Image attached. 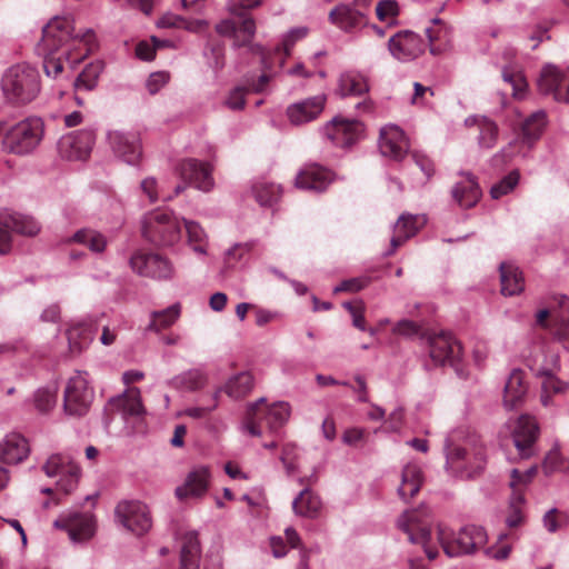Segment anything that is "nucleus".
Instances as JSON below:
<instances>
[{
	"mask_svg": "<svg viewBox=\"0 0 569 569\" xmlns=\"http://www.w3.org/2000/svg\"><path fill=\"white\" fill-rule=\"evenodd\" d=\"M251 64L259 68L251 73V94L269 96L274 89V79L278 73L272 53L259 44L251 43Z\"/></svg>",
	"mask_w": 569,
	"mask_h": 569,
	"instance_id": "nucleus-10",
	"label": "nucleus"
},
{
	"mask_svg": "<svg viewBox=\"0 0 569 569\" xmlns=\"http://www.w3.org/2000/svg\"><path fill=\"white\" fill-rule=\"evenodd\" d=\"M510 478V488L512 490L510 498L512 503H525V490L530 482L525 481L523 472L518 469L511 470Z\"/></svg>",
	"mask_w": 569,
	"mask_h": 569,
	"instance_id": "nucleus-53",
	"label": "nucleus"
},
{
	"mask_svg": "<svg viewBox=\"0 0 569 569\" xmlns=\"http://www.w3.org/2000/svg\"><path fill=\"white\" fill-rule=\"evenodd\" d=\"M180 315L179 305L170 306L161 311H153L151 313V320L147 327V330L159 332L173 325Z\"/></svg>",
	"mask_w": 569,
	"mask_h": 569,
	"instance_id": "nucleus-46",
	"label": "nucleus"
},
{
	"mask_svg": "<svg viewBox=\"0 0 569 569\" xmlns=\"http://www.w3.org/2000/svg\"><path fill=\"white\" fill-rule=\"evenodd\" d=\"M363 126L358 120L335 117L321 128V133L335 147L349 148L362 136Z\"/></svg>",
	"mask_w": 569,
	"mask_h": 569,
	"instance_id": "nucleus-16",
	"label": "nucleus"
},
{
	"mask_svg": "<svg viewBox=\"0 0 569 569\" xmlns=\"http://www.w3.org/2000/svg\"><path fill=\"white\" fill-rule=\"evenodd\" d=\"M94 398L88 373L77 371L71 376L63 391V410L68 416L82 417L89 411Z\"/></svg>",
	"mask_w": 569,
	"mask_h": 569,
	"instance_id": "nucleus-7",
	"label": "nucleus"
},
{
	"mask_svg": "<svg viewBox=\"0 0 569 569\" xmlns=\"http://www.w3.org/2000/svg\"><path fill=\"white\" fill-rule=\"evenodd\" d=\"M209 478L210 473L207 467L193 468L188 473L184 485L176 489V496L179 499L202 496L208 489Z\"/></svg>",
	"mask_w": 569,
	"mask_h": 569,
	"instance_id": "nucleus-33",
	"label": "nucleus"
},
{
	"mask_svg": "<svg viewBox=\"0 0 569 569\" xmlns=\"http://www.w3.org/2000/svg\"><path fill=\"white\" fill-rule=\"evenodd\" d=\"M116 517L129 531L142 535L151 528L148 507L140 501H122L116 507Z\"/></svg>",
	"mask_w": 569,
	"mask_h": 569,
	"instance_id": "nucleus-18",
	"label": "nucleus"
},
{
	"mask_svg": "<svg viewBox=\"0 0 569 569\" xmlns=\"http://www.w3.org/2000/svg\"><path fill=\"white\" fill-rule=\"evenodd\" d=\"M519 182V172L512 171L503 177L499 182L493 184L490 189V194L493 199H499L511 192Z\"/></svg>",
	"mask_w": 569,
	"mask_h": 569,
	"instance_id": "nucleus-54",
	"label": "nucleus"
},
{
	"mask_svg": "<svg viewBox=\"0 0 569 569\" xmlns=\"http://www.w3.org/2000/svg\"><path fill=\"white\" fill-rule=\"evenodd\" d=\"M556 339L562 343L563 348L569 351V318H563L559 321L556 331Z\"/></svg>",
	"mask_w": 569,
	"mask_h": 569,
	"instance_id": "nucleus-64",
	"label": "nucleus"
},
{
	"mask_svg": "<svg viewBox=\"0 0 569 569\" xmlns=\"http://www.w3.org/2000/svg\"><path fill=\"white\" fill-rule=\"evenodd\" d=\"M391 56L399 61H411L418 58L426 49L423 40L409 30L399 31L388 41Z\"/></svg>",
	"mask_w": 569,
	"mask_h": 569,
	"instance_id": "nucleus-20",
	"label": "nucleus"
},
{
	"mask_svg": "<svg viewBox=\"0 0 569 569\" xmlns=\"http://www.w3.org/2000/svg\"><path fill=\"white\" fill-rule=\"evenodd\" d=\"M58 387L56 383L40 388L34 393V405L38 410L47 412L57 403Z\"/></svg>",
	"mask_w": 569,
	"mask_h": 569,
	"instance_id": "nucleus-51",
	"label": "nucleus"
},
{
	"mask_svg": "<svg viewBox=\"0 0 569 569\" xmlns=\"http://www.w3.org/2000/svg\"><path fill=\"white\" fill-rule=\"evenodd\" d=\"M281 194V187L274 182L261 181L254 183L253 196L261 207L273 208L280 200Z\"/></svg>",
	"mask_w": 569,
	"mask_h": 569,
	"instance_id": "nucleus-42",
	"label": "nucleus"
},
{
	"mask_svg": "<svg viewBox=\"0 0 569 569\" xmlns=\"http://www.w3.org/2000/svg\"><path fill=\"white\" fill-rule=\"evenodd\" d=\"M188 243L192 250L201 256L207 254V234L202 227L196 221L183 220Z\"/></svg>",
	"mask_w": 569,
	"mask_h": 569,
	"instance_id": "nucleus-45",
	"label": "nucleus"
},
{
	"mask_svg": "<svg viewBox=\"0 0 569 569\" xmlns=\"http://www.w3.org/2000/svg\"><path fill=\"white\" fill-rule=\"evenodd\" d=\"M44 56L43 58V69L48 77L56 78L58 77L62 70L63 64L60 57H54V51H41Z\"/></svg>",
	"mask_w": 569,
	"mask_h": 569,
	"instance_id": "nucleus-59",
	"label": "nucleus"
},
{
	"mask_svg": "<svg viewBox=\"0 0 569 569\" xmlns=\"http://www.w3.org/2000/svg\"><path fill=\"white\" fill-rule=\"evenodd\" d=\"M170 80V74L167 71L152 72L147 81L146 88L151 94H156L163 88Z\"/></svg>",
	"mask_w": 569,
	"mask_h": 569,
	"instance_id": "nucleus-61",
	"label": "nucleus"
},
{
	"mask_svg": "<svg viewBox=\"0 0 569 569\" xmlns=\"http://www.w3.org/2000/svg\"><path fill=\"white\" fill-rule=\"evenodd\" d=\"M537 87L542 96L569 104V66L561 68L551 63L546 64L540 71Z\"/></svg>",
	"mask_w": 569,
	"mask_h": 569,
	"instance_id": "nucleus-12",
	"label": "nucleus"
},
{
	"mask_svg": "<svg viewBox=\"0 0 569 569\" xmlns=\"http://www.w3.org/2000/svg\"><path fill=\"white\" fill-rule=\"evenodd\" d=\"M201 557L200 541L194 531L186 532L181 539V569H199Z\"/></svg>",
	"mask_w": 569,
	"mask_h": 569,
	"instance_id": "nucleus-36",
	"label": "nucleus"
},
{
	"mask_svg": "<svg viewBox=\"0 0 569 569\" xmlns=\"http://www.w3.org/2000/svg\"><path fill=\"white\" fill-rule=\"evenodd\" d=\"M542 378L541 403L547 407L550 405V393H563L568 389V383L556 377V373L540 376Z\"/></svg>",
	"mask_w": 569,
	"mask_h": 569,
	"instance_id": "nucleus-49",
	"label": "nucleus"
},
{
	"mask_svg": "<svg viewBox=\"0 0 569 569\" xmlns=\"http://www.w3.org/2000/svg\"><path fill=\"white\" fill-rule=\"evenodd\" d=\"M179 172L183 180L201 191L208 192L214 186L212 167L209 163L186 159L179 164Z\"/></svg>",
	"mask_w": 569,
	"mask_h": 569,
	"instance_id": "nucleus-25",
	"label": "nucleus"
},
{
	"mask_svg": "<svg viewBox=\"0 0 569 569\" xmlns=\"http://www.w3.org/2000/svg\"><path fill=\"white\" fill-rule=\"evenodd\" d=\"M429 356L435 365H450L456 368L457 372L458 365L462 358V346L461 343L448 332H440L430 335L427 338Z\"/></svg>",
	"mask_w": 569,
	"mask_h": 569,
	"instance_id": "nucleus-13",
	"label": "nucleus"
},
{
	"mask_svg": "<svg viewBox=\"0 0 569 569\" xmlns=\"http://www.w3.org/2000/svg\"><path fill=\"white\" fill-rule=\"evenodd\" d=\"M539 435V426L536 419L529 415L520 416L512 430L515 447L522 458L533 455V443Z\"/></svg>",
	"mask_w": 569,
	"mask_h": 569,
	"instance_id": "nucleus-22",
	"label": "nucleus"
},
{
	"mask_svg": "<svg viewBox=\"0 0 569 569\" xmlns=\"http://www.w3.org/2000/svg\"><path fill=\"white\" fill-rule=\"evenodd\" d=\"M328 18L333 26L349 32L365 23L366 14L353 4L339 3L331 9Z\"/></svg>",
	"mask_w": 569,
	"mask_h": 569,
	"instance_id": "nucleus-31",
	"label": "nucleus"
},
{
	"mask_svg": "<svg viewBox=\"0 0 569 569\" xmlns=\"http://www.w3.org/2000/svg\"><path fill=\"white\" fill-rule=\"evenodd\" d=\"M292 508L296 515L312 518L319 512L321 501L312 491L303 489L292 501Z\"/></svg>",
	"mask_w": 569,
	"mask_h": 569,
	"instance_id": "nucleus-43",
	"label": "nucleus"
},
{
	"mask_svg": "<svg viewBox=\"0 0 569 569\" xmlns=\"http://www.w3.org/2000/svg\"><path fill=\"white\" fill-rule=\"evenodd\" d=\"M94 144L91 130H79L63 136L58 143L60 154L68 160H84Z\"/></svg>",
	"mask_w": 569,
	"mask_h": 569,
	"instance_id": "nucleus-21",
	"label": "nucleus"
},
{
	"mask_svg": "<svg viewBox=\"0 0 569 569\" xmlns=\"http://www.w3.org/2000/svg\"><path fill=\"white\" fill-rule=\"evenodd\" d=\"M542 469L546 476H550L555 472L569 475V458L565 457L558 443L548 451L543 461Z\"/></svg>",
	"mask_w": 569,
	"mask_h": 569,
	"instance_id": "nucleus-44",
	"label": "nucleus"
},
{
	"mask_svg": "<svg viewBox=\"0 0 569 569\" xmlns=\"http://www.w3.org/2000/svg\"><path fill=\"white\" fill-rule=\"evenodd\" d=\"M369 283V278L357 277L341 281L337 287L333 288V293L339 292H357L366 288Z\"/></svg>",
	"mask_w": 569,
	"mask_h": 569,
	"instance_id": "nucleus-60",
	"label": "nucleus"
},
{
	"mask_svg": "<svg viewBox=\"0 0 569 569\" xmlns=\"http://www.w3.org/2000/svg\"><path fill=\"white\" fill-rule=\"evenodd\" d=\"M229 18L216 26V31L223 37L233 39L236 47L246 46L249 41V0H229Z\"/></svg>",
	"mask_w": 569,
	"mask_h": 569,
	"instance_id": "nucleus-9",
	"label": "nucleus"
},
{
	"mask_svg": "<svg viewBox=\"0 0 569 569\" xmlns=\"http://www.w3.org/2000/svg\"><path fill=\"white\" fill-rule=\"evenodd\" d=\"M458 436L452 433L446 440V470L460 479H472L482 473L486 468V450L475 436L456 443Z\"/></svg>",
	"mask_w": 569,
	"mask_h": 569,
	"instance_id": "nucleus-2",
	"label": "nucleus"
},
{
	"mask_svg": "<svg viewBox=\"0 0 569 569\" xmlns=\"http://www.w3.org/2000/svg\"><path fill=\"white\" fill-rule=\"evenodd\" d=\"M525 503H512L510 500V513L506 519V523L509 528H516L523 521L522 506Z\"/></svg>",
	"mask_w": 569,
	"mask_h": 569,
	"instance_id": "nucleus-63",
	"label": "nucleus"
},
{
	"mask_svg": "<svg viewBox=\"0 0 569 569\" xmlns=\"http://www.w3.org/2000/svg\"><path fill=\"white\" fill-rule=\"evenodd\" d=\"M309 33V29L307 27L300 26L291 28L288 32L282 36L280 48L284 54H289L291 48L295 46L297 41H300L307 37Z\"/></svg>",
	"mask_w": 569,
	"mask_h": 569,
	"instance_id": "nucleus-56",
	"label": "nucleus"
},
{
	"mask_svg": "<svg viewBox=\"0 0 569 569\" xmlns=\"http://www.w3.org/2000/svg\"><path fill=\"white\" fill-rule=\"evenodd\" d=\"M426 34L429 40L430 52L432 54L439 53L441 49L438 46H436V41L440 40L442 37L447 34V31L441 21L439 19H433L432 26L426 28Z\"/></svg>",
	"mask_w": 569,
	"mask_h": 569,
	"instance_id": "nucleus-58",
	"label": "nucleus"
},
{
	"mask_svg": "<svg viewBox=\"0 0 569 569\" xmlns=\"http://www.w3.org/2000/svg\"><path fill=\"white\" fill-rule=\"evenodd\" d=\"M14 222L10 226L11 230L28 237H33L40 231L39 223L31 217L11 212Z\"/></svg>",
	"mask_w": 569,
	"mask_h": 569,
	"instance_id": "nucleus-52",
	"label": "nucleus"
},
{
	"mask_svg": "<svg viewBox=\"0 0 569 569\" xmlns=\"http://www.w3.org/2000/svg\"><path fill=\"white\" fill-rule=\"evenodd\" d=\"M68 242L86 246L93 253H102L108 244V240L103 233L90 228L78 230Z\"/></svg>",
	"mask_w": 569,
	"mask_h": 569,
	"instance_id": "nucleus-41",
	"label": "nucleus"
},
{
	"mask_svg": "<svg viewBox=\"0 0 569 569\" xmlns=\"http://www.w3.org/2000/svg\"><path fill=\"white\" fill-rule=\"evenodd\" d=\"M107 140L117 158L130 166L139 163L142 157V146L137 132L111 130L107 134Z\"/></svg>",
	"mask_w": 569,
	"mask_h": 569,
	"instance_id": "nucleus-17",
	"label": "nucleus"
},
{
	"mask_svg": "<svg viewBox=\"0 0 569 569\" xmlns=\"http://www.w3.org/2000/svg\"><path fill=\"white\" fill-rule=\"evenodd\" d=\"M29 451V443L20 433H8L0 441V460L4 463L13 465L21 462L28 457Z\"/></svg>",
	"mask_w": 569,
	"mask_h": 569,
	"instance_id": "nucleus-30",
	"label": "nucleus"
},
{
	"mask_svg": "<svg viewBox=\"0 0 569 569\" xmlns=\"http://www.w3.org/2000/svg\"><path fill=\"white\" fill-rule=\"evenodd\" d=\"M333 179L330 170L312 163L302 168L296 177V186L299 189L322 192Z\"/></svg>",
	"mask_w": 569,
	"mask_h": 569,
	"instance_id": "nucleus-27",
	"label": "nucleus"
},
{
	"mask_svg": "<svg viewBox=\"0 0 569 569\" xmlns=\"http://www.w3.org/2000/svg\"><path fill=\"white\" fill-rule=\"evenodd\" d=\"M467 128H475L478 131L477 141L480 148L491 149L498 140L497 123L486 116H469L465 119Z\"/></svg>",
	"mask_w": 569,
	"mask_h": 569,
	"instance_id": "nucleus-32",
	"label": "nucleus"
},
{
	"mask_svg": "<svg viewBox=\"0 0 569 569\" xmlns=\"http://www.w3.org/2000/svg\"><path fill=\"white\" fill-rule=\"evenodd\" d=\"M182 234L180 219L167 209H156L147 213L142 221V236L158 247L178 243Z\"/></svg>",
	"mask_w": 569,
	"mask_h": 569,
	"instance_id": "nucleus-5",
	"label": "nucleus"
},
{
	"mask_svg": "<svg viewBox=\"0 0 569 569\" xmlns=\"http://www.w3.org/2000/svg\"><path fill=\"white\" fill-rule=\"evenodd\" d=\"M54 527L68 531L73 541L90 539L94 533V521L90 513H68L54 521Z\"/></svg>",
	"mask_w": 569,
	"mask_h": 569,
	"instance_id": "nucleus-26",
	"label": "nucleus"
},
{
	"mask_svg": "<svg viewBox=\"0 0 569 569\" xmlns=\"http://www.w3.org/2000/svg\"><path fill=\"white\" fill-rule=\"evenodd\" d=\"M423 481L422 470L416 463H408L401 471V482L398 487L399 497L408 501L419 490Z\"/></svg>",
	"mask_w": 569,
	"mask_h": 569,
	"instance_id": "nucleus-37",
	"label": "nucleus"
},
{
	"mask_svg": "<svg viewBox=\"0 0 569 569\" xmlns=\"http://www.w3.org/2000/svg\"><path fill=\"white\" fill-rule=\"evenodd\" d=\"M43 136V123L39 118H29L13 126L3 137L6 152L27 154L33 151Z\"/></svg>",
	"mask_w": 569,
	"mask_h": 569,
	"instance_id": "nucleus-6",
	"label": "nucleus"
},
{
	"mask_svg": "<svg viewBox=\"0 0 569 569\" xmlns=\"http://www.w3.org/2000/svg\"><path fill=\"white\" fill-rule=\"evenodd\" d=\"M427 222L423 214H401L393 226V236L390 240V250L387 256L392 254L405 241L413 237Z\"/></svg>",
	"mask_w": 569,
	"mask_h": 569,
	"instance_id": "nucleus-28",
	"label": "nucleus"
},
{
	"mask_svg": "<svg viewBox=\"0 0 569 569\" xmlns=\"http://www.w3.org/2000/svg\"><path fill=\"white\" fill-rule=\"evenodd\" d=\"M451 194L459 207L468 209L480 200L481 190L473 174L462 172L460 181L452 187Z\"/></svg>",
	"mask_w": 569,
	"mask_h": 569,
	"instance_id": "nucleus-29",
	"label": "nucleus"
},
{
	"mask_svg": "<svg viewBox=\"0 0 569 569\" xmlns=\"http://www.w3.org/2000/svg\"><path fill=\"white\" fill-rule=\"evenodd\" d=\"M531 369L538 376L557 373L560 369L559 355L550 350L547 343L541 342L536 353L530 357Z\"/></svg>",
	"mask_w": 569,
	"mask_h": 569,
	"instance_id": "nucleus-35",
	"label": "nucleus"
},
{
	"mask_svg": "<svg viewBox=\"0 0 569 569\" xmlns=\"http://www.w3.org/2000/svg\"><path fill=\"white\" fill-rule=\"evenodd\" d=\"M501 292L505 296L520 293L523 288V277L521 271L513 264H500Z\"/></svg>",
	"mask_w": 569,
	"mask_h": 569,
	"instance_id": "nucleus-40",
	"label": "nucleus"
},
{
	"mask_svg": "<svg viewBox=\"0 0 569 569\" xmlns=\"http://www.w3.org/2000/svg\"><path fill=\"white\" fill-rule=\"evenodd\" d=\"M502 79L505 82L510 84L512 89V96L517 99H522L526 96L528 83L525 76L511 68H503Z\"/></svg>",
	"mask_w": 569,
	"mask_h": 569,
	"instance_id": "nucleus-50",
	"label": "nucleus"
},
{
	"mask_svg": "<svg viewBox=\"0 0 569 569\" xmlns=\"http://www.w3.org/2000/svg\"><path fill=\"white\" fill-rule=\"evenodd\" d=\"M368 90L369 86L366 77L358 71L343 72L339 78L338 93L341 97L361 96Z\"/></svg>",
	"mask_w": 569,
	"mask_h": 569,
	"instance_id": "nucleus-39",
	"label": "nucleus"
},
{
	"mask_svg": "<svg viewBox=\"0 0 569 569\" xmlns=\"http://www.w3.org/2000/svg\"><path fill=\"white\" fill-rule=\"evenodd\" d=\"M130 267L139 276L156 280H169L174 274L171 261L153 252L138 251L133 253L130 259Z\"/></svg>",
	"mask_w": 569,
	"mask_h": 569,
	"instance_id": "nucleus-15",
	"label": "nucleus"
},
{
	"mask_svg": "<svg viewBox=\"0 0 569 569\" xmlns=\"http://www.w3.org/2000/svg\"><path fill=\"white\" fill-rule=\"evenodd\" d=\"M106 410L110 413H119L124 420L139 418L146 413L140 390L136 387L127 389L122 395L111 398Z\"/></svg>",
	"mask_w": 569,
	"mask_h": 569,
	"instance_id": "nucleus-24",
	"label": "nucleus"
},
{
	"mask_svg": "<svg viewBox=\"0 0 569 569\" xmlns=\"http://www.w3.org/2000/svg\"><path fill=\"white\" fill-rule=\"evenodd\" d=\"M140 189L150 203H154L159 200L170 201L173 198V196H161L158 181L153 177L144 178L140 183Z\"/></svg>",
	"mask_w": 569,
	"mask_h": 569,
	"instance_id": "nucleus-55",
	"label": "nucleus"
},
{
	"mask_svg": "<svg viewBox=\"0 0 569 569\" xmlns=\"http://www.w3.org/2000/svg\"><path fill=\"white\" fill-rule=\"evenodd\" d=\"M425 512L418 510L405 511L398 519L397 526L408 535L411 543L421 545L427 557L435 559L438 556V548L432 543L431 531L422 519Z\"/></svg>",
	"mask_w": 569,
	"mask_h": 569,
	"instance_id": "nucleus-11",
	"label": "nucleus"
},
{
	"mask_svg": "<svg viewBox=\"0 0 569 569\" xmlns=\"http://www.w3.org/2000/svg\"><path fill=\"white\" fill-rule=\"evenodd\" d=\"M248 90L246 87L234 88L228 96L226 104L231 110H241L244 108Z\"/></svg>",
	"mask_w": 569,
	"mask_h": 569,
	"instance_id": "nucleus-62",
	"label": "nucleus"
},
{
	"mask_svg": "<svg viewBox=\"0 0 569 569\" xmlns=\"http://www.w3.org/2000/svg\"><path fill=\"white\" fill-rule=\"evenodd\" d=\"M437 539L445 553L456 558L473 555L482 549L488 541V536L482 527L476 525L465 526L456 533L448 527L439 525Z\"/></svg>",
	"mask_w": 569,
	"mask_h": 569,
	"instance_id": "nucleus-4",
	"label": "nucleus"
},
{
	"mask_svg": "<svg viewBox=\"0 0 569 569\" xmlns=\"http://www.w3.org/2000/svg\"><path fill=\"white\" fill-rule=\"evenodd\" d=\"M376 14L380 21L390 23L399 14V6L395 0H381L377 3Z\"/></svg>",
	"mask_w": 569,
	"mask_h": 569,
	"instance_id": "nucleus-57",
	"label": "nucleus"
},
{
	"mask_svg": "<svg viewBox=\"0 0 569 569\" xmlns=\"http://www.w3.org/2000/svg\"><path fill=\"white\" fill-rule=\"evenodd\" d=\"M528 385L525 380V372L520 369H515L510 372L508 380L505 385L503 403L508 409L516 408L522 402L527 393Z\"/></svg>",
	"mask_w": 569,
	"mask_h": 569,
	"instance_id": "nucleus-34",
	"label": "nucleus"
},
{
	"mask_svg": "<svg viewBox=\"0 0 569 569\" xmlns=\"http://www.w3.org/2000/svg\"><path fill=\"white\" fill-rule=\"evenodd\" d=\"M264 398L251 403V437H260L264 427L270 431L281 428L290 418L291 407L286 401H277L262 407Z\"/></svg>",
	"mask_w": 569,
	"mask_h": 569,
	"instance_id": "nucleus-8",
	"label": "nucleus"
},
{
	"mask_svg": "<svg viewBox=\"0 0 569 569\" xmlns=\"http://www.w3.org/2000/svg\"><path fill=\"white\" fill-rule=\"evenodd\" d=\"M94 42V32L92 29L76 30L74 21L71 17H54L42 30V39L39 43L41 51H57L58 49L70 46L73 49L83 47L82 52L73 57L70 49L63 52L70 63L80 62L91 50Z\"/></svg>",
	"mask_w": 569,
	"mask_h": 569,
	"instance_id": "nucleus-1",
	"label": "nucleus"
},
{
	"mask_svg": "<svg viewBox=\"0 0 569 569\" xmlns=\"http://www.w3.org/2000/svg\"><path fill=\"white\" fill-rule=\"evenodd\" d=\"M48 477H58L57 486L66 495L72 492L79 482L81 470L79 466L66 455H52L43 466Z\"/></svg>",
	"mask_w": 569,
	"mask_h": 569,
	"instance_id": "nucleus-14",
	"label": "nucleus"
},
{
	"mask_svg": "<svg viewBox=\"0 0 569 569\" xmlns=\"http://www.w3.org/2000/svg\"><path fill=\"white\" fill-rule=\"evenodd\" d=\"M1 90L7 101L17 104L28 103L40 92L39 73L26 63L11 66L2 74Z\"/></svg>",
	"mask_w": 569,
	"mask_h": 569,
	"instance_id": "nucleus-3",
	"label": "nucleus"
},
{
	"mask_svg": "<svg viewBox=\"0 0 569 569\" xmlns=\"http://www.w3.org/2000/svg\"><path fill=\"white\" fill-rule=\"evenodd\" d=\"M378 146L383 157L395 161H401L409 151V141L405 131L392 123L380 129Z\"/></svg>",
	"mask_w": 569,
	"mask_h": 569,
	"instance_id": "nucleus-19",
	"label": "nucleus"
},
{
	"mask_svg": "<svg viewBox=\"0 0 569 569\" xmlns=\"http://www.w3.org/2000/svg\"><path fill=\"white\" fill-rule=\"evenodd\" d=\"M102 70L103 63L101 61H94L87 64L74 81L76 89H83L88 91L92 90L97 86Z\"/></svg>",
	"mask_w": 569,
	"mask_h": 569,
	"instance_id": "nucleus-47",
	"label": "nucleus"
},
{
	"mask_svg": "<svg viewBox=\"0 0 569 569\" xmlns=\"http://www.w3.org/2000/svg\"><path fill=\"white\" fill-rule=\"evenodd\" d=\"M14 222L11 211L8 209L0 210V254H7L12 248L11 228Z\"/></svg>",
	"mask_w": 569,
	"mask_h": 569,
	"instance_id": "nucleus-48",
	"label": "nucleus"
},
{
	"mask_svg": "<svg viewBox=\"0 0 569 569\" xmlns=\"http://www.w3.org/2000/svg\"><path fill=\"white\" fill-rule=\"evenodd\" d=\"M548 123L545 110H537L527 117L521 124L522 141L531 146L542 136Z\"/></svg>",
	"mask_w": 569,
	"mask_h": 569,
	"instance_id": "nucleus-38",
	"label": "nucleus"
},
{
	"mask_svg": "<svg viewBox=\"0 0 569 569\" xmlns=\"http://www.w3.org/2000/svg\"><path fill=\"white\" fill-rule=\"evenodd\" d=\"M326 104V96L317 94L293 102L287 107L286 116L293 126H301L316 120Z\"/></svg>",
	"mask_w": 569,
	"mask_h": 569,
	"instance_id": "nucleus-23",
	"label": "nucleus"
}]
</instances>
